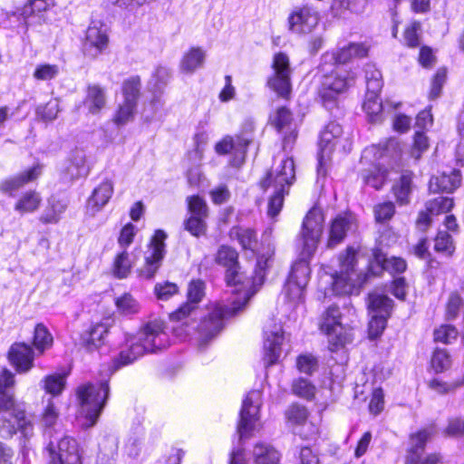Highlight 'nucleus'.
Instances as JSON below:
<instances>
[{
	"mask_svg": "<svg viewBox=\"0 0 464 464\" xmlns=\"http://www.w3.org/2000/svg\"><path fill=\"white\" fill-rule=\"evenodd\" d=\"M112 193L113 184L111 180L107 179L93 189L92 196L88 199V206L93 211H99L109 202Z\"/></svg>",
	"mask_w": 464,
	"mask_h": 464,
	"instance_id": "393cba45",
	"label": "nucleus"
},
{
	"mask_svg": "<svg viewBox=\"0 0 464 464\" xmlns=\"http://www.w3.org/2000/svg\"><path fill=\"white\" fill-rule=\"evenodd\" d=\"M393 301L385 295L377 292L368 295V308L371 314L391 316Z\"/></svg>",
	"mask_w": 464,
	"mask_h": 464,
	"instance_id": "bb28decb",
	"label": "nucleus"
},
{
	"mask_svg": "<svg viewBox=\"0 0 464 464\" xmlns=\"http://www.w3.org/2000/svg\"><path fill=\"white\" fill-rule=\"evenodd\" d=\"M362 108L372 123L381 122L383 120L382 102L379 96H365Z\"/></svg>",
	"mask_w": 464,
	"mask_h": 464,
	"instance_id": "f704fd0d",
	"label": "nucleus"
},
{
	"mask_svg": "<svg viewBox=\"0 0 464 464\" xmlns=\"http://www.w3.org/2000/svg\"><path fill=\"white\" fill-rule=\"evenodd\" d=\"M8 359L18 372H26L34 366V351L24 343H15L9 349Z\"/></svg>",
	"mask_w": 464,
	"mask_h": 464,
	"instance_id": "f3484780",
	"label": "nucleus"
},
{
	"mask_svg": "<svg viewBox=\"0 0 464 464\" xmlns=\"http://www.w3.org/2000/svg\"><path fill=\"white\" fill-rule=\"evenodd\" d=\"M206 53L199 47H192L182 58L180 63L181 71L192 73L198 68L202 67L205 62Z\"/></svg>",
	"mask_w": 464,
	"mask_h": 464,
	"instance_id": "c756f323",
	"label": "nucleus"
},
{
	"mask_svg": "<svg viewBox=\"0 0 464 464\" xmlns=\"http://www.w3.org/2000/svg\"><path fill=\"white\" fill-rule=\"evenodd\" d=\"M43 388L47 393L53 396L60 395L65 388V377L62 374L55 373L46 376L43 381Z\"/></svg>",
	"mask_w": 464,
	"mask_h": 464,
	"instance_id": "58836bf2",
	"label": "nucleus"
},
{
	"mask_svg": "<svg viewBox=\"0 0 464 464\" xmlns=\"http://www.w3.org/2000/svg\"><path fill=\"white\" fill-rule=\"evenodd\" d=\"M34 346L41 353L53 344V336L43 324H37L34 332Z\"/></svg>",
	"mask_w": 464,
	"mask_h": 464,
	"instance_id": "e433bc0d",
	"label": "nucleus"
},
{
	"mask_svg": "<svg viewBox=\"0 0 464 464\" xmlns=\"http://www.w3.org/2000/svg\"><path fill=\"white\" fill-rule=\"evenodd\" d=\"M446 80V70L440 69L436 72L435 76L432 79L431 89L430 92V99H436L440 95L442 86Z\"/></svg>",
	"mask_w": 464,
	"mask_h": 464,
	"instance_id": "69168bd1",
	"label": "nucleus"
},
{
	"mask_svg": "<svg viewBox=\"0 0 464 464\" xmlns=\"http://www.w3.org/2000/svg\"><path fill=\"white\" fill-rule=\"evenodd\" d=\"M59 72V68L54 64H42L36 67L34 77L37 80L48 81L55 78Z\"/></svg>",
	"mask_w": 464,
	"mask_h": 464,
	"instance_id": "e2e57ef3",
	"label": "nucleus"
},
{
	"mask_svg": "<svg viewBox=\"0 0 464 464\" xmlns=\"http://www.w3.org/2000/svg\"><path fill=\"white\" fill-rule=\"evenodd\" d=\"M431 366L436 372H442L451 366V358L446 349L436 348L431 357Z\"/></svg>",
	"mask_w": 464,
	"mask_h": 464,
	"instance_id": "37998d69",
	"label": "nucleus"
},
{
	"mask_svg": "<svg viewBox=\"0 0 464 464\" xmlns=\"http://www.w3.org/2000/svg\"><path fill=\"white\" fill-rule=\"evenodd\" d=\"M42 172V167L35 165L16 176L3 180L0 183V190L4 193L11 194L13 191L18 190L30 181L35 180Z\"/></svg>",
	"mask_w": 464,
	"mask_h": 464,
	"instance_id": "412c9836",
	"label": "nucleus"
},
{
	"mask_svg": "<svg viewBox=\"0 0 464 464\" xmlns=\"http://www.w3.org/2000/svg\"><path fill=\"white\" fill-rule=\"evenodd\" d=\"M48 464H82L75 440L63 437L57 441H50L47 446Z\"/></svg>",
	"mask_w": 464,
	"mask_h": 464,
	"instance_id": "9b49d317",
	"label": "nucleus"
},
{
	"mask_svg": "<svg viewBox=\"0 0 464 464\" xmlns=\"http://www.w3.org/2000/svg\"><path fill=\"white\" fill-rule=\"evenodd\" d=\"M421 25L420 22H412L404 31V41L407 46L414 48L420 45Z\"/></svg>",
	"mask_w": 464,
	"mask_h": 464,
	"instance_id": "6e6d98bb",
	"label": "nucleus"
},
{
	"mask_svg": "<svg viewBox=\"0 0 464 464\" xmlns=\"http://www.w3.org/2000/svg\"><path fill=\"white\" fill-rule=\"evenodd\" d=\"M285 416L291 423L302 425L308 418V411L304 406L292 404L285 411Z\"/></svg>",
	"mask_w": 464,
	"mask_h": 464,
	"instance_id": "09e8293b",
	"label": "nucleus"
},
{
	"mask_svg": "<svg viewBox=\"0 0 464 464\" xmlns=\"http://www.w3.org/2000/svg\"><path fill=\"white\" fill-rule=\"evenodd\" d=\"M114 275L118 278H125L130 272L131 262L129 257V254L126 251H122L119 254L113 264Z\"/></svg>",
	"mask_w": 464,
	"mask_h": 464,
	"instance_id": "a18cd8bd",
	"label": "nucleus"
},
{
	"mask_svg": "<svg viewBox=\"0 0 464 464\" xmlns=\"http://www.w3.org/2000/svg\"><path fill=\"white\" fill-rule=\"evenodd\" d=\"M356 229V220L352 215L338 216L331 224L327 247L334 248L345 238L348 232Z\"/></svg>",
	"mask_w": 464,
	"mask_h": 464,
	"instance_id": "dca6fc26",
	"label": "nucleus"
},
{
	"mask_svg": "<svg viewBox=\"0 0 464 464\" xmlns=\"http://www.w3.org/2000/svg\"><path fill=\"white\" fill-rule=\"evenodd\" d=\"M443 433L446 437H464V419L459 417L450 419L448 426L444 430Z\"/></svg>",
	"mask_w": 464,
	"mask_h": 464,
	"instance_id": "bf43d9fd",
	"label": "nucleus"
},
{
	"mask_svg": "<svg viewBox=\"0 0 464 464\" xmlns=\"http://www.w3.org/2000/svg\"><path fill=\"white\" fill-rule=\"evenodd\" d=\"M296 464H320L319 458L311 448L303 447L299 451V461Z\"/></svg>",
	"mask_w": 464,
	"mask_h": 464,
	"instance_id": "774afa93",
	"label": "nucleus"
},
{
	"mask_svg": "<svg viewBox=\"0 0 464 464\" xmlns=\"http://www.w3.org/2000/svg\"><path fill=\"white\" fill-rule=\"evenodd\" d=\"M136 108V104L123 101L115 113L113 118L114 123L118 126H123L132 121Z\"/></svg>",
	"mask_w": 464,
	"mask_h": 464,
	"instance_id": "a19ab883",
	"label": "nucleus"
},
{
	"mask_svg": "<svg viewBox=\"0 0 464 464\" xmlns=\"http://www.w3.org/2000/svg\"><path fill=\"white\" fill-rule=\"evenodd\" d=\"M265 335L264 361L266 366H271L278 361L281 355L284 333L282 327L277 326L274 330L266 328Z\"/></svg>",
	"mask_w": 464,
	"mask_h": 464,
	"instance_id": "2eb2a0df",
	"label": "nucleus"
},
{
	"mask_svg": "<svg viewBox=\"0 0 464 464\" xmlns=\"http://www.w3.org/2000/svg\"><path fill=\"white\" fill-rule=\"evenodd\" d=\"M454 206L453 199L447 197H438L426 203L427 212L438 215L449 212Z\"/></svg>",
	"mask_w": 464,
	"mask_h": 464,
	"instance_id": "c03bdc74",
	"label": "nucleus"
},
{
	"mask_svg": "<svg viewBox=\"0 0 464 464\" xmlns=\"http://www.w3.org/2000/svg\"><path fill=\"white\" fill-rule=\"evenodd\" d=\"M188 211L191 216L207 218L208 216V207L206 201L198 196L188 198Z\"/></svg>",
	"mask_w": 464,
	"mask_h": 464,
	"instance_id": "de8ad7c7",
	"label": "nucleus"
},
{
	"mask_svg": "<svg viewBox=\"0 0 464 464\" xmlns=\"http://www.w3.org/2000/svg\"><path fill=\"white\" fill-rule=\"evenodd\" d=\"M110 388L107 382L99 385L87 383L78 387L77 399L81 405V412L84 415L87 428L92 427L97 422L106 401L109 398Z\"/></svg>",
	"mask_w": 464,
	"mask_h": 464,
	"instance_id": "7ed1b4c3",
	"label": "nucleus"
},
{
	"mask_svg": "<svg viewBox=\"0 0 464 464\" xmlns=\"http://www.w3.org/2000/svg\"><path fill=\"white\" fill-rule=\"evenodd\" d=\"M107 103L105 89L99 84H90L87 87V93L84 104L92 114L99 113Z\"/></svg>",
	"mask_w": 464,
	"mask_h": 464,
	"instance_id": "4be33fe9",
	"label": "nucleus"
},
{
	"mask_svg": "<svg viewBox=\"0 0 464 464\" xmlns=\"http://www.w3.org/2000/svg\"><path fill=\"white\" fill-rule=\"evenodd\" d=\"M58 112L59 107L56 101L49 102L36 109V114L44 121H53L56 119Z\"/></svg>",
	"mask_w": 464,
	"mask_h": 464,
	"instance_id": "680f3d73",
	"label": "nucleus"
},
{
	"mask_svg": "<svg viewBox=\"0 0 464 464\" xmlns=\"http://www.w3.org/2000/svg\"><path fill=\"white\" fill-rule=\"evenodd\" d=\"M109 332L108 327L103 324H97L88 332L87 337L83 339L85 348L92 352L98 349L104 343V338Z\"/></svg>",
	"mask_w": 464,
	"mask_h": 464,
	"instance_id": "2f4dec72",
	"label": "nucleus"
},
{
	"mask_svg": "<svg viewBox=\"0 0 464 464\" xmlns=\"http://www.w3.org/2000/svg\"><path fill=\"white\" fill-rule=\"evenodd\" d=\"M306 285H299L297 281L288 278L285 285L286 297L292 302L301 301Z\"/></svg>",
	"mask_w": 464,
	"mask_h": 464,
	"instance_id": "5fc2aeb1",
	"label": "nucleus"
},
{
	"mask_svg": "<svg viewBox=\"0 0 464 464\" xmlns=\"http://www.w3.org/2000/svg\"><path fill=\"white\" fill-rule=\"evenodd\" d=\"M383 271H386V255L381 249H374L372 258L369 262L368 270L361 279V283H365L372 276H380Z\"/></svg>",
	"mask_w": 464,
	"mask_h": 464,
	"instance_id": "7c9ffc66",
	"label": "nucleus"
},
{
	"mask_svg": "<svg viewBox=\"0 0 464 464\" xmlns=\"http://www.w3.org/2000/svg\"><path fill=\"white\" fill-rule=\"evenodd\" d=\"M253 464H278L279 452L270 444L256 443L252 451Z\"/></svg>",
	"mask_w": 464,
	"mask_h": 464,
	"instance_id": "a878e982",
	"label": "nucleus"
},
{
	"mask_svg": "<svg viewBox=\"0 0 464 464\" xmlns=\"http://www.w3.org/2000/svg\"><path fill=\"white\" fill-rule=\"evenodd\" d=\"M42 201L40 195L35 191L26 192L15 204L14 209L21 214L35 211Z\"/></svg>",
	"mask_w": 464,
	"mask_h": 464,
	"instance_id": "4c0bfd02",
	"label": "nucleus"
},
{
	"mask_svg": "<svg viewBox=\"0 0 464 464\" xmlns=\"http://www.w3.org/2000/svg\"><path fill=\"white\" fill-rule=\"evenodd\" d=\"M389 317L390 316L382 314H371V320L369 322V337L371 339H375L382 334Z\"/></svg>",
	"mask_w": 464,
	"mask_h": 464,
	"instance_id": "603ef678",
	"label": "nucleus"
},
{
	"mask_svg": "<svg viewBox=\"0 0 464 464\" xmlns=\"http://www.w3.org/2000/svg\"><path fill=\"white\" fill-rule=\"evenodd\" d=\"M108 44L109 37L106 30L102 28V25L98 26L96 24H92L88 27L83 45L84 52L91 53L93 49L94 53H92L91 55L95 57L107 48Z\"/></svg>",
	"mask_w": 464,
	"mask_h": 464,
	"instance_id": "a211bd4d",
	"label": "nucleus"
},
{
	"mask_svg": "<svg viewBox=\"0 0 464 464\" xmlns=\"http://www.w3.org/2000/svg\"><path fill=\"white\" fill-rule=\"evenodd\" d=\"M387 175V170L380 166H373L372 169H364L362 172L363 181L375 189L382 188L386 181Z\"/></svg>",
	"mask_w": 464,
	"mask_h": 464,
	"instance_id": "473e14b6",
	"label": "nucleus"
},
{
	"mask_svg": "<svg viewBox=\"0 0 464 464\" xmlns=\"http://www.w3.org/2000/svg\"><path fill=\"white\" fill-rule=\"evenodd\" d=\"M205 295V283L200 280H192L188 287V302L180 305L175 312L169 314L171 322H180L192 316L197 309L198 304Z\"/></svg>",
	"mask_w": 464,
	"mask_h": 464,
	"instance_id": "ddd939ff",
	"label": "nucleus"
},
{
	"mask_svg": "<svg viewBox=\"0 0 464 464\" xmlns=\"http://www.w3.org/2000/svg\"><path fill=\"white\" fill-rule=\"evenodd\" d=\"M176 293H178V285L174 283L165 282L163 285L157 284L155 285V294L158 299L168 300Z\"/></svg>",
	"mask_w": 464,
	"mask_h": 464,
	"instance_id": "0e129e2a",
	"label": "nucleus"
},
{
	"mask_svg": "<svg viewBox=\"0 0 464 464\" xmlns=\"http://www.w3.org/2000/svg\"><path fill=\"white\" fill-rule=\"evenodd\" d=\"M275 189L276 190L274 195L271 196L268 200L267 208V215L272 218L276 217L280 213L284 204L285 195L288 194L289 192V189H286L283 187H277L275 188Z\"/></svg>",
	"mask_w": 464,
	"mask_h": 464,
	"instance_id": "79ce46f5",
	"label": "nucleus"
},
{
	"mask_svg": "<svg viewBox=\"0 0 464 464\" xmlns=\"http://www.w3.org/2000/svg\"><path fill=\"white\" fill-rule=\"evenodd\" d=\"M231 236L235 237L243 249L254 250L257 245L256 232L251 228L234 227Z\"/></svg>",
	"mask_w": 464,
	"mask_h": 464,
	"instance_id": "72a5a7b5",
	"label": "nucleus"
},
{
	"mask_svg": "<svg viewBox=\"0 0 464 464\" xmlns=\"http://www.w3.org/2000/svg\"><path fill=\"white\" fill-rule=\"evenodd\" d=\"M434 427L430 426L425 428L415 434H412L410 438L411 449L407 456V461L417 460L419 457L422 456L425 450V445L429 438L433 434Z\"/></svg>",
	"mask_w": 464,
	"mask_h": 464,
	"instance_id": "b1692460",
	"label": "nucleus"
},
{
	"mask_svg": "<svg viewBox=\"0 0 464 464\" xmlns=\"http://www.w3.org/2000/svg\"><path fill=\"white\" fill-rule=\"evenodd\" d=\"M272 68L274 73L267 80V86L277 96L289 100L292 92L291 74L292 69L288 56L284 53L274 55Z\"/></svg>",
	"mask_w": 464,
	"mask_h": 464,
	"instance_id": "0eeeda50",
	"label": "nucleus"
},
{
	"mask_svg": "<svg viewBox=\"0 0 464 464\" xmlns=\"http://www.w3.org/2000/svg\"><path fill=\"white\" fill-rule=\"evenodd\" d=\"M320 329L329 336V343L334 348L353 342V329L343 323V315L337 305L329 306L322 314Z\"/></svg>",
	"mask_w": 464,
	"mask_h": 464,
	"instance_id": "20e7f679",
	"label": "nucleus"
},
{
	"mask_svg": "<svg viewBox=\"0 0 464 464\" xmlns=\"http://www.w3.org/2000/svg\"><path fill=\"white\" fill-rule=\"evenodd\" d=\"M462 305V299L457 293H452L450 295L447 304V319L451 320L457 317L459 310Z\"/></svg>",
	"mask_w": 464,
	"mask_h": 464,
	"instance_id": "338daca9",
	"label": "nucleus"
},
{
	"mask_svg": "<svg viewBox=\"0 0 464 464\" xmlns=\"http://www.w3.org/2000/svg\"><path fill=\"white\" fill-rule=\"evenodd\" d=\"M169 345L168 334L164 331V323L160 320L148 322L140 330L136 343L120 352L111 361L110 370L114 372L143 355L145 353H156Z\"/></svg>",
	"mask_w": 464,
	"mask_h": 464,
	"instance_id": "f03ea898",
	"label": "nucleus"
},
{
	"mask_svg": "<svg viewBox=\"0 0 464 464\" xmlns=\"http://www.w3.org/2000/svg\"><path fill=\"white\" fill-rule=\"evenodd\" d=\"M116 305L125 314H135L139 311V304L130 294H125L118 298Z\"/></svg>",
	"mask_w": 464,
	"mask_h": 464,
	"instance_id": "052dcab7",
	"label": "nucleus"
},
{
	"mask_svg": "<svg viewBox=\"0 0 464 464\" xmlns=\"http://www.w3.org/2000/svg\"><path fill=\"white\" fill-rule=\"evenodd\" d=\"M369 48L363 44L351 43L336 52L324 54L322 60L324 63L344 64L353 58L366 57Z\"/></svg>",
	"mask_w": 464,
	"mask_h": 464,
	"instance_id": "4468645a",
	"label": "nucleus"
},
{
	"mask_svg": "<svg viewBox=\"0 0 464 464\" xmlns=\"http://www.w3.org/2000/svg\"><path fill=\"white\" fill-rule=\"evenodd\" d=\"M373 214L377 223H384L394 216L395 206L391 201L377 204L373 208Z\"/></svg>",
	"mask_w": 464,
	"mask_h": 464,
	"instance_id": "49530a36",
	"label": "nucleus"
},
{
	"mask_svg": "<svg viewBox=\"0 0 464 464\" xmlns=\"http://www.w3.org/2000/svg\"><path fill=\"white\" fill-rule=\"evenodd\" d=\"M314 386L305 379L300 378L293 383L294 393L307 400L314 398Z\"/></svg>",
	"mask_w": 464,
	"mask_h": 464,
	"instance_id": "4d7b16f0",
	"label": "nucleus"
},
{
	"mask_svg": "<svg viewBox=\"0 0 464 464\" xmlns=\"http://www.w3.org/2000/svg\"><path fill=\"white\" fill-rule=\"evenodd\" d=\"M261 392L258 390L249 392L243 401L237 431L239 439H246L256 430L261 407Z\"/></svg>",
	"mask_w": 464,
	"mask_h": 464,
	"instance_id": "423d86ee",
	"label": "nucleus"
},
{
	"mask_svg": "<svg viewBox=\"0 0 464 464\" xmlns=\"http://www.w3.org/2000/svg\"><path fill=\"white\" fill-rule=\"evenodd\" d=\"M412 190V173L404 171L400 179L392 186V191L396 200L401 205H406L410 202V195Z\"/></svg>",
	"mask_w": 464,
	"mask_h": 464,
	"instance_id": "c85d7f7f",
	"label": "nucleus"
},
{
	"mask_svg": "<svg viewBox=\"0 0 464 464\" xmlns=\"http://www.w3.org/2000/svg\"><path fill=\"white\" fill-rule=\"evenodd\" d=\"M274 253L263 254L257 257L253 272L247 275L239 263V254L232 246L222 245L218 247L215 262L225 268V281L234 286L238 296L230 305L215 308L198 325L199 344L205 346L216 337L224 327V320L237 315L246 305L251 297L264 284L266 271L273 262Z\"/></svg>",
	"mask_w": 464,
	"mask_h": 464,
	"instance_id": "f257e3e1",
	"label": "nucleus"
},
{
	"mask_svg": "<svg viewBox=\"0 0 464 464\" xmlns=\"http://www.w3.org/2000/svg\"><path fill=\"white\" fill-rule=\"evenodd\" d=\"M348 85L349 82L346 78L337 73H331L324 75L319 92L324 102L334 101L336 95L348 88Z\"/></svg>",
	"mask_w": 464,
	"mask_h": 464,
	"instance_id": "6ab92c4d",
	"label": "nucleus"
},
{
	"mask_svg": "<svg viewBox=\"0 0 464 464\" xmlns=\"http://www.w3.org/2000/svg\"><path fill=\"white\" fill-rule=\"evenodd\" d=\"M340 272L333 277L332 289L334 295H343L352 293L357 280L361 282V274L355 271L356 252L348 247L339 257Z\"/></svg>",
	"mask_w": 464,
	"mask_h": 464,
	"instance_id": "39448f33",
	"label": "nucleus"
},
{
	"mask_svg": "<svg viewBox=\"0 0 464 464\" xmlns=\"http://www.w3.org/2000/svg\"><path fill=\"white\" fill-rule=\"evenodd\" d=\"M324 215L320 208H313L306 214L300 233L302 248L307 255H314L324 228Z\"/></svg>",
	"mask_w": 464,
	"mask_h": 464,
	"instance_id": "6e6552de",
	"label": "nucleus"
},
{
	"mask_svg": "<svg viewBox=\"0 0 464 464\" xmlns=\"http://www.w3.org/2000/svg\"><path fill=\"white\" fill-rule=\"evenodd\" d=\"M302 248L298 259L293 264L288 278L295 280L299 285H307L310 278L309 261L314 255H306Z\"/></svg>",
	"mask_w": 464,
	"mask_h": 464,
	"instance_id": "5701e85b",
	"label": "nucleus"
},
{
	"mask_svg": "<svg viewBox=\"0 0 464 464\" xmlns=\"http://www.w3.org/2000/svg\"><path fill=\"white\" fill-rule=\"evenodd\" d=\"M461 174L459 170L454 169L450 174H441L434 176L430 179L429 189L430 192H447L452 193L456 188L460 186Z\"/></svg>",
	"mask_w": 464,
	"mask_h": 464,
	"instance_id": "aec40b11",
	"label": "nucleus"
},
{
	"mask_svg": "<svg viewBox=\"0 0 464 464\" xmlns=\"http://www.w3.org/2000/svg\"><path fill=\"white\" fill-rule=\"evenodd\" d=\"M293 121V114L286 107H279L275 115L271 117L272 125L282 132L285 130L290 129V125Z\"/></svg>",
	"mask_w": 464,
	"mask_h": 464,
	"instance_id": "ea45409f",
	"label": "nucleus"
},
{
	"mask_svg": "<svg viewBox=\"0 0 464 464\" xmlns=\"http://www.w3.org/2000/svg\"><path fill=\"white\" fill-rule=\"evenodd\" d=\"M204 218L191 216L184 222V227L192 236L199 237L205 235L207 224Z\"/></svg>",
	"mask_w": 464,
	"mask_h": 464,
	"instance_id": "8fccbe9b",
	"label": "nucleus"
},
{
	"mask_svg": "<svg viewBox=\"0 0 464 464\" xmlns=\"http://www.w3.org/2000/svg\"><path fill=\"white\" fill-rule=\"evenodd\" d=\"M140 78L132 76L125 80L122 83V95L125 102L138 104L140 96Z\"/></svg>",
	"mask_w": 464,
	"mask_h": 464,
	"instance_id": "c9c22d12",
	"label": "nucleus"
},
{
	"mask_svg": "<svg viewBox=\"0 0 464 464\" xmlns=\"http://www.w3.org/2000/svg\"><path fill=\"white\" fill-rule=\"evenodd\" d=\"M296 366L301 372L312 375L318 369V361L312 354H302L297 358Z\"/></svg>",
	"mask_w": 464,
	"mask_h": 464,
	"instance_id": "864d4df0",
	"label": "nucleus"
},
{
	"mask_svg": "<svg viewBox=\"0 0 464 464\" xmlns=\"http://www.w3.org/2000/svg\"><path fill=\"white\" fill-rule=\"evenodd\" d=\"M429 148L428 137L422 131H416L414 135L413 146L411 150V155L415 160H419L421 157L423 151Z\"/></svg>",
	"mask_w": 464,
	"mask_h": 464,
	"instance_id": "13d9d810",
	"label": "nucleus"
},
{
	"mask_svg": "<svg viewBox=\"0 0 464 464\" xmlns=\"http://www.w3.org/2000/svg\"><path fill=\"white\" fill-rule=\"evenodd\" d=\"M295 180V162L292 158L282 160L280 169L276 171L274 178V187H283L289 189L290 186Z\"/></svg>",
	"mask_w": 464,
	"mask_h": 464,
	"instance_id": "cd10ccee",
	"label": "nucleus"
},
{
	"mask_svg": "<svg viewBox=\"0 0 464 464\" xmlns=\"http://www.w3.org/2000/svg\"><path fill=\"white\" fill-rule=\"evenodd\" d=\"M255 138V124L252 121L246 120L243 122L239 132L234 137L226 136L222 140L216 144V151L218 154L226 155L235 151L242 155L244 160L247 151V147L253 142Z\"/></svg>",
	"mask_w": 464,
	"mask_h": 464,
	"instance_id": "1a4fd4ad",
	"label": "nucleus"
},
{
	"mask_svg": "<svg viewBox=\"0 0 464 464\" xmlns=\"http://www.w3.org/2000/svg\"><path fill=\"white\" fill-rule=\"evenodd\" d=\"M167 235L162 230H157L149 245V249L145 253V264L139 270L140 276L151 279L154 277L159 268L161 266L165 256V239Z\"/></svg>",
	"mask_w": 464,
	"mask_h": 464,
	"instance_id": "9d476101",
	"label": "nucleus"
},
{
	"mask_svg": "<svg viewBox=\"0 0 464 464\" xmlns=\"http://www.w3.org/2000/svg\"><path fill=\"white\" fill-rule=\"evenodd\" d=\"M288 29L295 34H311L319 22L318 13L308 5L295 7L288 16Z\"/></svg>",
	"mask_w": 464,
	"mask_h": 464,
	"instance_id": "f8f14e48",
	"label": "nucleus"
},
{
	"mask_svg": "<svg viewBox=\"0 0 464 464\" xmlns=\"http://www.w3.org/2000/svg\"><path fill=\"white\" fill-rule=\"evenodd\" d=\"M458 334L459 333L456 327L450 324L441 325L433 333L435 342H441L446 344L451 343L452 340H456Z\"/></svg>",
	"mask_w": 464,
	"mask_h": 464,
	"instance_id": "3c124183",
	"label": "nucleus"
}]
</instances>
